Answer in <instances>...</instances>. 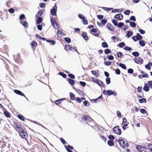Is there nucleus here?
Wrapping results in <instances>:
<instances>
[{
    "instance_id": "ea45409f",
    "label": "nucleus",
    "mask_w": 152,
    "mask_h": 152,
    "mask_svg": "<svg viewBox=\"0 0 152 152\" xmlns=\"http://www.w3.org/2000/svg\"><path fill=\"white\" fill-rule=\"evenodd\" d=\"M106 81L107 84H109L110 83V77H107L106 78Z\"/></svg>"
},
{
    "instance_id": "4c0bfd02",
    "label": "nucleus",
    "mask_w": 152,
    "mask_h": 152,
    "mask_svg": "<svg viewBox=\"0 0 152 152\" xmlns=\"http://www.w3.org/2000/svg\"><path fill=\"white\" fill-rule=\"evenodd\" d=\"M104 52L106 54H107L110 53L111 50L109 49H106L104 50Z\"/></svg>"
},
{
    "instance_id": "a211bd4d",
    "label": "nucleus",
    "mask_w": 152,
    "mask_h": 152,
    "mask_svg": "<svg viewBox=\"0 0 152 152\" xmlns=\"http://www.w3.org/2000/svg\"><path fill=\"white\" fill-rule=\"evenodd\" d=\"M139 43V45L142 47H144L145 45L144 41L142 40H140Z\"/></svg>"
},
{
    "instance_id": "a878e982",
    "label": "nucleus",
    "mask_w": 152,
    "mask_h": 152,
    "mask_svg": "<svg viewBox=\"0 0 152 152\" xmlns=\"http://www.w3.org/2000/svg\"><path fill=\"white\" fill-rule=\"evenodd\" d=\"M148 149L150 151V152H152V144H149L148 147Z\"/></svg>"
},
{
    "instance_id": "6e6d98bb",
    "label": "nucleus",
    "mask_w": 152,
    "mask_h": 152,
    "mask_svg": "<svg viewBox=\"0 0 152 152\" xmlns=\"http://www.w3.org/2000/svg\"><path fill=\"white\" fill-rule=\"evenodd\" d=\"M78 16L79 18L80 19H83L85 18V16L81 14H79L78 15Z\"/></svg>"
},
{
    "instance_id": "6e6552de",
    "label": "nucleus",
    "mask_w": 152,
    "mask_h": 152,
    "mask_svg": "<svg viewBox=\"0 0 152 152\" xmlns=\"http://www.w3.org/2000/svg\"><path fill=\"white\" fill-rule=\"evenodd\" d=\"M114 17L118 20H121L123 19V16L121 14H120L116 15Z\"/></svg>"
},
{
    "instance_id": "f257e3e1",
    "label": "nucleus",
    "mask_w": 152,
    "mask_h": 152,
    "mask_svg": "<svg viewBox=\"0 0 152 152\" xmlns=\"http://www.w3.org/2000/svg\"><path fill=\"white\" fill-rule=\"evenodd\" d=\"M118 142L119 144L122 148H126L128 146L129 144L128 143L126 142L125 144V142L123 140L122 138L121 137L119 138L118 141Z\"/></svg>"
},
{
    "instance_id": "c756f323",
    "label": "nucleus",
    "mask_w": 152,
    "mask_h": 152,
    "mask_svg": "<svg viewBox=\"0 0 152 152\" xmlns=\"http://www.w3.org/2000/svg\"><path fill=\"white\" fill-rule=\"evenodd\" d=\"M139 102L140 103H146V100L145 99L142 98L139 99Z\"/></svg>"
},
{
    "instance_id": "bf43d9fd",
    "label": "nucleus",
    "mask_w": 152,
    "mask_h": 152,
    "mask_svg": "<svg viewBox=\"0 0 152 152\" xmlns=\"http://www.w3.org/2000/svg\"><path fill=\"white\" fill-rule=\"evenodd\" d=\"M108 138L110 140H113L114 139V137L113 135H110L108 136Z\"/></svg>"
},
{
    "instance_id": "052dcab7",
    "label": "nucleus",
    "mask_w": 152,
    "mask_h": 152,
    "mask_svg": "<svg viewBox=\"0 0 152 152\" xmlns=\"http://www.w3.org/2000/svg\"><path fill=\"white\" fill-rule=\"evenodd\" d=\"M130 19L132 21H135L136 20V19L135 17L134 16H131L130 18Z\"/></svg>"
},
{
    "instance_id": "69168bd1",
    "label": "nucleus",
    "mask_w": 152,
    "mask_h": 152,
    "mask_svg": "<svg viewBox=\"0 0 152 152\" xmlns=\"http://www.w3.org/2000/svg\"><path fill=\"white\" fill-rule=\"evenodd\" d=\"M132 38L134 41H136L138 40L137 36H134L132 37Z\"/></svg>"
},
{
    "instance_id": "72a5a7b5",
    "label": "nucleus",
    "mask_w": 152,
    "mask_h": 152,
    "mask_svg": "<svg viewBox=\"0 0 152 152\" xmlns=\"http://www.w3.org/2000/svg\"><path fill=\"white\" fill-rule=\"evenodd\" d=\"M108 145L110 146H112L114 145V143L112 141L108 140L107 142Z\"/></svg>"
},
{
    "instance_id": "7ed1b4c3",
    "label": "nucleus",
    "mask_w": 152,
    "mask_h": 152,
    "mask_svg": "<svg viewBox=\"0 0 152 152\" xmlns=\"http://www.w3.org/2000/svg\"><path fill=\"white\" fill-rule=\"evenodd\" d=\"M14 124L15 126L17 131L19 132H21V131L23 130L21 128V125L19 124H18L17 123H15Z\"/></svg>"
},
{
    "instance_id": "a18cd8bd",
    "label": "nucleus",
    "mask_w": 152,
    "mask_h": 152,
    "mask_svg": "<svg viewBox=\"0 0 152 152\" xmlns=\"http://www.w3.org/2000/svg\"><path fill=\"white\" fill-rule=\"evenodd\" d=\"M136 148L139 151H142V150L143 149V148L141 147L140 146L136 147Z\"/></svg>"
},
{
    "instance_id": "4468645a",
    "label": "nucleus",
    "mask_w": 152,
    "mask_h": 152,
    "mask_svg": "<svg viewBox=\"0 0 152 152\" xmlns=\"http://www.w3.org/2000/svg\"><path fill=\"white\" fill-rule=\"evenodd\" d=\"M20 23L25 28H27L28 27V24L26 22L23 21H21Z\"/></svg>"
},
{
    "instance_id": "9d476101",
    "label": "nucleus",
    "mask_w": 152,
    "mask_h": 152,
    "mask_svg": "<svg viewBox=\"0 0 152 152\" xmlns=\"http://www.w3.org/2000/svg\"><path fill=\"white\" fill-rule=\"evenodd\" d=\"M107 27L108 29L111 31H113L114 30V29L112 25L109 24H107Z\"/></svg>"
},
{
    "instance_id": "9b49d317",
    "label": "nucleus",
    "mask_w": 152,
    "mask_h": 152,
    "mask_svg": "<svg viewBox=\"0 0 152 152\" xmlns=\"http://www.w3.org/2000/svg\"><path fill=\"white\" fill-rule=\"evenodd\" d=\"M45 12L44 10H40L38 11L37 13L36 14V16L39 17L42 15L43 12Z\"/></svg>"
},
{
    "instance_id": "a19ab883",
    "label": "nucleus",
    "mask_w": 152,
    "mask_h": 152,
    "mask_svg": "<svg viewBox=\"0 0 152 152\" xmlns=\"http://www.w3.org/2000/svg\"><path fill=\"white\" fill-rule=\"evenodd\" d=\"M125 45V44L124 42H122L120 43L119 45V47L122 48H123Z\"/></svg>"
},
{
    "instance_id": "58836bf2",
    "label": "nucleus",
    "mask_w": 152,
    "mask_h": 152,
    "mask_svg": "<svg viewBox=\"0 0 152 152\" xmlns=\"http://www.w3.org/2000/svg\"><path fill=\"white\" fill-rule=\"evenodd\" d=\"M107 57L110 60H113L114 59V57L111 55L107 56Z\"/></svg>"
},
{
    "instance_id": "393cba45",
    "label": "nucleus",
    "mask_w": 152,
    "mask_h": 152,
    "mask_svg": "<svg viewBox=\"0 0 152 152\" xmlns=\"http://www.w3.org/2000/svg\"><path fill=\"white\" fill-rule=\"evenodd\" d=\"M82 36L83 37V38L85 40H88V37L86 36V34L85 33H83L82 34Z\"/></svg>"
},
{
    "instance_id": "dca6fc26",
    "label": "nucleus",
    "mask_w": 152,
    "mask_h": 152,
    "mask_svg": "<svg viewBox=\"0 0 152 152\" xmlns=\"http://www.w3.org/2000/svg\"><path fill=\"white\" fill-rule=\"evenodd\" d=\"M52 24L55 28L58 29V25L57 22L54 21L53 23H52Z\"/></svg>"
},
{
    "instance_id": "37998d69",
    "label": "nucleus",
    "mask_w": 152,
    "mask_h": 152,
    "mask_svg": "<svg viewBox=\"0 0 152 152\" xmlns=\"http://www.w3.org/2000/svg\"><path fill=\"white\" fill-rule=\"evenodd\" d=\"M59 74L62 76L64 78H65L66 77V75L63 72H60L59 73Z\"/></svg>"
},
{
    "instance_id": "4d7b16f0",
    "label": "nucleus",
    "mask_w": 152,
    "mask_h": 152,
    "mask_svg": "<svg viewBox=\"0 0 152 152\" xmlns=\"http://www.w3.org/2000/svg\"><path fill=\"white\" fill-rule=\"evenodd\" d=\"M133 72V70L132 69H128V72L129 73L132 74Z\"/></svg>"
},
{
    "instance_id": "6ab92c4d",
    "label": "nucleus",
    "mask_w": 152,
    "mask_h": 152,
    "mask_svg": "<svg viewBox=\"0 0 152 152\" xmlns=\"http://www.w3.org/2000/svg\"><path fill=\"white\" fill-rule=\"evenodd\" d=\"M38 17V18L37 20L36 23L38 24H40L42 22V19L41 17Z\"/></svg>"
},
{
    "instance_id": "864d4df0",
    "label": "nucleus",
    "mask_w": 152,
    "mask_h": 152,
    "mask_svg": "<svg viewBox=\"0 0 152 152\" xmlns=\"http://www.w3.org/2000/svg\"><path fill=\"white\" fill-rule=\"evenodd\" d=\"M142 114H146L147 113V111L144 109H142L140 110Z\"/></svg>"
},
{
    "instance_id": "680f3d73",
    "label": "nucleus",
    "mask_w": 152,
    "mask_h": 152,
    "mask_svg": "<svg viewBox=\"0 0 152 152\" xmlns=\"http://www.w3.org/2000/svg\"><path fill=\"white\" fill-rule=\"evenodd\" d=\"M139 31L142 34H144L145 33V31L142 29H139Z\"/></svg>"
},
{
    "instance_id": "c85d7f7f",
    "label": "nucleus",
    "mask_w": 152,
    "mask_h": 152,
    "mask_svg": "<svg viewBox=\"0 0 152 152\" xmlns=\"http://www.w3.org/2000/svg\"><path fill=\"white\" fill-rule=\"evenodd\" d=\"M130 25L133 28H134L136 27V24L134 22H131L130 23Z\"/></svg>"
},
{
    "instance_id": "2f4dec72",
    "label": "nucleus",
    "mask_w": 152,
    "mask_h": 152,
    "mask_svg": "<svg viewBox=\"0 0 152 152\" xmlns=\"http://www.w3.org/2000/svg\"><path fill=\"white\" fill-rule=\"evenodd\" d=\"M63 100V99H61L56 100L55 101V103L56 104H60L61 101Z\"/></svg>"
},
{
    "instance_id": "f3484780",
    "label": "nucleus",
    "mask_w": 152,
    "mask_h": 152,
    "mask_svg": "<svg viewBox=\"0 0 152 152\" xmlns=\"http://www.w3.org/2000/svg\"><path fill=\"white\" fill-rule=\"evenodd\" d=\"M113 94V92L111 90H108L106 91L105 95H111Z\"/></svg>"
},
{
    "instance_id": "ddd939ff",
    "label": "nucleus",
    "mask_w": 152,
    "mask_h": 152,
    "mask_svg": "<svg viewBox=\"0 0 152 152\" xmlns=\"http://www.w3.org/2000/svg\"><path fill=\"white\" fill-rule=\"evenodd\" d=\"M4 114L5 115L6 117L7 118H10V113L7 111L6 110H5L4 112Z\"/></svg>"
},
{
    "instance_id": "e2e57ef3",
    "label": "nucleus",
    "mask_w": 152,
    "mask_h": 152,
    "mask_svg": "<svg viewBox=\"0 0 152 152\" xmlns=\"http://www.w3.org/2000/svg\"><path fill=\"white\" fill-rule=\"evenodd\" d=\"M97 17L99 19H102L103 18V16L101 15H97Z\"/></svg>"
},
{
    "instance_id": "7c9ffc66",
    "label": "nucleus",
    "mask_w": 152,
    "mask_h": 152,
    "mask_svg": "<svg viewBox=\"0 0 152 152\" xmlns=\"http://www.w3.org/2000/svg\"><path fill=\"white\" fill-rule=\"evenodd\" d=\"M132 55L135 57H138L139 55V53L137 52H134L132 53Z\"/></svg>"
},
{
    "instance_id": "f8f14e48",
    "label": "nucleus",
    "mask_w": 152,
    "mask_h": 152,
    "mask_svg": "<svg viewBox=\"0 0 152 152\" xmlns=\"http://www.w3.org/2000/svg\"><path fill=\"white\" fill-rule=\"evenodd\" d=\"M65 48L66 49V51L67 50H72V49H74L73 48L71 47L70 45H65Z\"/></svg>"
},
{
    "instance_id": "09e8293b",
    "label": "nucleus",
    "mask_w": 152,
    "mask_h": 152,
    "mask_svg": "<svg viewBox=\"0 0 152 152\" xmlns=\"http://www.w3.org/2000/svg\"><path fill=\"white\" fill-rule=\"evenodd\" d=\"M104 63L105 65L109 66L111 64V63L110 61H108L104 62Z\"/></svg>"
},
{
    "instance_id": "f704fd0d",
    "label": "nucleus",
    "mask_w": 152,
    "mask_h": 152,
    "mask_svg": "<svg viewBox=\"0 0 152 152\" xmlns=\"http://www.w3.org/2000/svg\"><path fill=\"white\" fill-rule=\"evenodd\" d=\"M119 66L122 68L124 69H126V67L125 64L121 63H120Z\"/></svg>"
},
{
    "instance_id": "13d9d810",
    "label": "nucleus",
    "mask_w": 152,
    "mask_h": 152,
    "mask_svg": "<svg viewBox=\"0 0 152 152\" xmlns=\"http://www.w3.org/2000/svg\"><path fill=\"white\" fill-rule=\"evenodd\" d=\"M68 76L72 79H74L75 78V77L73 74H69L68 75Z\"/></svg>"
},
{
    "instance_id": "20e7f679",
    "label": "nucleus",
    "mask_w": 152,
    "mask_h": 152,
    "mask_svg": "<svg viewBox=\"0 0 152 152\" xmlns=\"http://www.w3.org/2000/svg\"><path fill=\"white\" fill-rule=\"evenodd\" d=\"M113 132L118 135H120L121 134V131L119 129V126H116L113 129Z\"/></svg>"
},
{
    "instance_id": "0eeeda50",
    "label": "nucleus",
    "mask_w": 152,
    "mask_h": 152,
    "mask_svg": "<svg viewBox=\"0 0 152 152\" xmlns=\"http://www.w3.org/2000/svg\"><path fill=\"white\" fill-rule=\"evenodd\" d=\"M83 120L85 121L88 124L90 122H91L92 121V119L88 116L85 115L84 116L83 118Z\"/></svg>"
},
{
    "instance_id": "c9c22d12",
    "label": "nucleus",
    "mask_w": 152,
    "mask_h": 152,
    "mask_svg": "<svg viewBox=\"0 0 152 152\" xmlns=\"http://www.w3.org/2000/svg\"><path fill=\"white\" fill-rule=\"evenodd\" d=\"M124 25V23L122 22L119 23L118 24V25L117 26L118 27L121 28Z\"/></svg>"
},
{
    "instance_id": "338daca9",
    "label": "nucleus",
    "mask_w": 152,
    "mask_h": 152,
    "mask_svg": "<svg viewBox=\"0 0 152 152\" xmlns=\"http://www.w3.org/2000/svg\"><path fill=\"white\" fill-rule=\"evenodd\" d=\"M142 88L141 86L138 87L137 88V91L139 92H141L142 91Z\"/></svg>"
},
{
    "instance_id": "473e14b6",
    "label": "nucleus",
    "mask_w": 152,
    "mask_h": 152,
    "mask_svg": "<svg viewBox=\"0 0 152 152\" xmlns=\"http://www.w3.org/2000/svg\"><path fill=\"white\" fill-rule=\"evenodd\" d=\"M99 86L102 87L104 86V84L101 81L99 80L98 81V83L97 84Z\"/></svg>"
},
{
    "instance_id": "b1692460",
    "label": "nucleus",
    "mask_w": 152,
    "mask_h": 152,
    "mask_svg": "<svg viewBox=\"0 0 152 152\" xmlns=\"http://www.w3.org/2000/svg\"><path fill=\"white\" fill-rule=\"evenodd\" d=\"M31 45L32 46H34L36 47L37 45V43L34 41H33L31 43Z\"/></svg>"
},
{
    "instance_id": "4be33fe9",
    "label": "nucleus",
    "mask_w": 152,
    "mask_h": 152,
    "mask_svg": "<svg viewBox=\"0 0 152 152\" xmlns=\"http://www.w3.org/2000/svg\"><path fill=\"white\" fill-rule=\"evenodd\" d=\"M91 72L93 74L97 77H99V74L95 71L92 70L91 71Z\"/></svg>"
},
{
    "instance_id": "2eb2a0df",
    "label": "nucleus",
    "mask_w": 152,
    "mask_h": 152,
    "mask_svg": "<svg viewBox=\"0 0 152 152\" xmlns=\"http://www.w3.org/2000/svg\"><path fill=\"white\" fill-rule=\"evenodd\" d=\"M133 34L132 31H127L126 36L128 38H129L133 35Z\"/></svg>"
},
{
    "instance_id": "1a4fd4ad",
    "label": "nucleus",
    "mask_w": 152,
    "mask_h": 152,
    "mask_svg": "<svg viewBox=\"0 0 152 152\" xmlns=\"http://www.w3.org/2000/svg\"><path fill=\"white\" fill-rule=\"evenodd\" d=\"M149 86L148 85V84L145 83L144 86L143 87V89L145 91H148L149 90Z\"/></svg>"
},
{
    "instance_id": "79ce46f5",
    "label": "nucleus",
    "mask_w": 152,
    "mask_h": 152,
    "mask_svg": "<svg viewBox=\"0 0 152 152\" xmlns=\"http://www.w3.org/2000/svg\"><path fill=\"white\" fill-rule=\"evenodd\" d=\"M101 23L102 24L104 25L106 24L107 22V20L106 19H103L101 21Z\"/></svg>"
},
{
    "instance_id": "3c124183",
    "label": "nucleus",
    "mask_w": 152,
    "mask_h": 152,
    "mask_svg": "<svg viewBox=\"0 0 152 152\" xmlns=\"http://www.w3.org/2000/svg\"><path fill=\"white\" fill-rule=\"evenodd\" d=\"M122 55V53L120 52H118L117 53V57L118 58L121 57Z\"/></svg>"
},
{
    "instance_id": "5701e85b",
    "label": "nucleus",
    "mask_w": 152,
    "mask_h": 152,
    "mask_svg": "<svg viewBox=\"0 0 152 152\" xmlns=\"http://www.w3.org/2000/svg\"><path fill=\"white\" fill-rule=\"evenodd\" d=\"M102 47L104 48H107L108 47V45L105 42H102Z\"/></svg>"
},
{
    "instance_id": "423d86ee",
    "label": "nucleus",
    "mask_w": 152,
    "mask_h": 152,
    "mask_svg": "<svg viewBox=\"0 0 152 152\" xmlns=\"http://www.w3.org/2000/svg\"><path fill=\"white\" fill-rule=\"evenodd\" d=\"M19 133L20 135V136L22 138L24 139H26V138L27 134L26 132L23 130Z\"/></svg>"
},
{
    "instance_id": "8fccbe9b",
    "label": "nucleus",
    "mask_w": 152,
    "mask_h": 152,
    "mask_svg": "<svg viewBox=\"0 0 152 152\" xmlns=\"http://www.w3.org/2000/svg\"><path fill=\"white\" fill-rule=\"evenodd\" d=\"M64 39L65 41L68 43H69L71 42V39L69 38L66 37Z\"/></svg>"
},
{
    "instance_id": "bb28decb",
    "label": "nucleus",
    "mask_w": 152,
    "mask_h": 152,
    "mask_svg": "<svg viewBox=\"0 0 152 152\" xmlns=\"http://www.w3.org/2000/svg\"><path fill=\"white\" fill-rule=\"evenodd\" d=\"M136 36L138 40H140L142 39V36L139 33H137Z\"/></svg>"
},
{
    "instance_id": "49530a36",
    "label": "nucleus",
    "mask_w": 152,
    "mask_h": 152,
    "mask_svg": "<svg viewBox=\"0 0 152 152\" xmlns=\"http://www.w3.org/2000/svg\"><path fill=\"white\" fill-rule=\"evenodd\" d=\"M124 49L126 50L130 51L132 50V48L126 46L124 47Z\"/></svg>"
},
{
    "instance_id": "5fc2aeb1",
    "label": "nucleus",
    "mask_w": 152,
    "mask_h": 152,
    "mask_svg": "<svg viewBox=\"0 0 152 152\" xmlns=\"http://www.w3.org/2000/svg\"><path fill=\"white\" fill-rule=\"evenodd\" d=\"M130 13V11L129 10H127L124 12V13L126 15H129Z\"/></svg>"
},
{
    "instance_id": "774afa93",
    "label": "nucleus",
    "mask_w": 152,
    "mask_h": 152,
    "mask_svg": "<svg viewBox=\"0 0 152 152\" xmlns=\"http://www.w3.org/2000/svg\"><path fill=\"white\" fill-rule=\"evenodd\" d=\"M37 28L38 30H41L42 29V27L41 25H39L37 26Z\"/></svg>"
},
{
    "instance_id": "e433bc0d",
    "label": "nucleus",
    "mask_w": 152,
    "mask_h": 152,
    "mask_svg": "<svg viewBox=\"0 0 152 152\" xmlns=\"http://www.w3.org/2000/svg\"><path fill=\"white\" fill-rule=\"evenodd\" d=\"M112 22L113 23L115 26H118V22L116 20H112Z\"/></svg>"
},
{
    "instance_id": "603ef678",
    "label": "nucleus",
    "mask_w": 152,
    "mask_h": 152,
    "mask_svg": "<svg viewBox=\"0 0 152 152\" xmlns=\"http://www.w3.org/2000/svg\"><path fill=\"white\" fill-rule=\"evenodd\" d=\"M115 73L117 75H120L121 73V71L120 70L118 69H116L115 70Z\"/></svg>"
},
{
    "instance_id": "cd10ccee",
    "label": "nucleus",
    "mask_w": 152,
    "mask_h": 152,
    "mask_svg": "<svg viewBox=\"0 0 152 152\" xmlns=\"http://www.w3.org/2000/svg\"><path fill=\"white\" fill-rule=\"evenodd\" d=\"M70 96L72 100H73L75 99V96L74 94L71 92L69 93Z\"/></svg>"
},
{
    "instance_id": "aec40b11",
    "label": "nucleus",
    "mask_w": 152,
    "mask_h": 152,
    "mask_svg": "<svg viewBox=\"0 0 152 152\" xmlns=\"http://www.w3.org/2000/svg\"><path fill=\"white\" fill-rule=\"evenodd\" d=\"M65 147L67 151H69V150H71L70 149L72 150L73 149V147L69 145H68V146L65 145Z\"/></svg>"
},
{
    "instance_id": "0e129e2a",
    "label": "nucleus",
    "mask_w": 152,
    "mask_h": 152,
    "mask_svg": "<svg viewBox=\"0 0 152 152\" xmlns=\"http://www.w3.org/2000/svg\"><path fill=\"white\" fill-rule=\"evenodd\" d=\"M76 100V101L78 103H80L81 102V100L80 99L79 97L77 98Z\"/></svg>"
},
{
    "instance_id": "39448f33",
    "label": "nucleus",
    "mask_w": 152,
    "mask_h": 152,
    "mask_svg": "<svg viewBox=\"0 0 152 152\" xmlns=\"http://www.w3.org/2000/svg\"><path fill=\"white\" fill-rule=\"evenodd\" d=\"M134 61L136 63L141 64L143 63V60L142 58L140 57L135 58Z\"/></svg>"
},
{
    "instance_id": "de8ad7c7",
    "label": "nucleus",
    "mask_w": 152,
    "mask_h": 152,
    "mask_svg": "<svg viewBox=\"0 0 152 152\" xmlns=\"http://www.w3.org/2000/svg\"><path fill=\"white\" fill-rule=\"evenodd\" d=\"M148 85L149 86L150 88H152V80L149 81L148 82Z\"/></svg>"
},
{
    "instance_id": "f03ea898",
    "label": "nucleus",
    "mask_w": 152,
    "mask_h": 152,
    "mask_svg": "<svg viewBox=\"0 0 152 152\" xmlns=\"http://www.w3.org/2000/svg\"><path fill=\"white\" fill-rule=\"evenodd\" d=\"M57 11V7L56 4L53 7V8L50 10V13L53 16L56 15V12Z\"/></svg>"
},
{
    "instance_id": "412c9836",
    "label": "nucleus",
    "mask_w": 152,
    "mask_h": 152,
    "mask_svg": "<svg viewBox=\"0 0 152 152\" xmlns=\"http://www.w3.org/2000/svg\"><path fill=\"white\" fill-rule=\"evenodd\" d=\"M68 80L69 83L71 85H73L75 84V81L74 80L69 78Z\"/></svg>"
},
{
    "instance_id": "c03bdc74",
    "label": "nucleus",
    "mask_w": 152,
    "mask_h": 152,
    "mask_svg": "<svg viewBox=\"0 0 152 152\" xmlns=\"http://www.w3.org/2000/svg\"><path fill=\"white\" fill-rule=\"evenodd\" d=\"M18 117L20 120H22V121H24L25 118L24 117H23L22 115H18Z\"/></svg>"
}]
</instances>
